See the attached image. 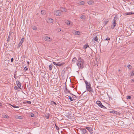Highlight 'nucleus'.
I'll return each mask as SVG.
<instances>
[{"label":"nucleus","mask_w":134,"mask_h":134,"mask_svg":"<svg viewBox=\"0 0 134 134\" xmlns=\"http://www.w3.org/2000/svg\"><path fill=\"white\" fill-rule=\"evenodd\" d=\"M65 23L68 25H69L70 24V23L69 21L67 20L65 21Z\"/></svg>","instance_id":"nucleus-26"},{"label":"nucleus","mask_w":134,"mask_h":134,"mask_svg":"<svg viewBox=\"0 0 134 134\" xmlns=\"http://www.w3.org/2000/svg\"><path fill=\"white\" fill-rule=\"evenodd\" d=\"M60 10L61 12H66V9L62 7L60 8Z\"/></svg>","instance_id":"nucleus-9"},{"label":"nucleus","mask_w":134,"mask_h":134,"mask_svg":"<svg viewBox=\"0 0 134 134\" xmlns=\"http://www.w3.org/2000/svg\"><path fill=\"white\" fill-rule=\"evenodd\" d=\"M11 106L13 107L14 108H19V107L18 106H16L15 105L13 104V105H11Z\"/></svg>","instance_id":"nucleus-23"},{"label":"nucleus","mask_w":134,"mask_h":134,"mask_svg":"<svg viewBox=\"0 0 134 134\" xmlns=\"http://www.w3.org/2000/svg\"><path fill=\"white\" fill-rule=\"evenodd\" d=\"M54 14L56 16H59L61 15L62 13L59 10H56L54 11Z\"/></svg>","instance_id":"nucleus-4"},{"label":"nucleus","mask_w":134,"mask_h":134,"mask_svg":"<svg viewBox=\"0 0 134 134\" xmlns=\"http://www.w3.org/2000/svg\"><path fill=\"white\" fill-rule=\"evenodd\" d=\"M117 19L116 17H115L113 20V23L111 25V28L112 29H113L116 26V20Z\"/></svg>","instance_id":"nucleus-2"},{"label":"nucleus","mask_w":134,"mask_h":134,"mask_svg":"<svg viewBox=\"0 0 134 134\" xmlns=\"http://www.w3.org/2000/svg\"><path fill=\"white\" fill-rule=\"evenodd\" d=\"M134 76V70L133 71L131 74V76Z\"/></svg>","instance_id":"nucleus-30"},{"label":"nucleus","mask_w":134,"mask_h":134,"mask_svg":"<svg viewBox=\"0 0 134 134\" xmlns=\"http://www.w3.org/2000/svg\"><path fill=\"white\" fill-rule=\"evenodd\" d=\"M131 96H127V99H131Z\"/></svg>","instance_id":"nucleus-35"},{"label":"nucleus","mask_w":134,"mask_h":134,"mask_svg":"<svg viewBox=\"0 0 134 134\" xmlns=\"http://www.w3.org/2000/svg\"><path fill=\"white\" fill-rule=\"evenodd\" d=\"M24 69L25 71H26L28 70V68L26 66L24 68Z\"/></svg>","instance_id":"nucleus-39"},{"label":"nucleus","mask_w":134,"mask_h":134,"mask_svg":"<svg viewBox=\"0 0 134 134\" xmlns=\"http://www.w3.org/2000/svg\"><path fill=\"white\" fill-rule=\"evenodd\" d=\"M26 102L27 103H28L29 104H31V102L30 101H27Z\"/></svg>","instance_id":"nucleus-42"},{"label":"nucleus","mask_w":134,"mask_h":134,"mask_svg":"<svg viewBox=\"0 0 134 134\" xmlns=\"http://www.w3.org/2000/svg\"><path fill=\"white\" fill-rule=\"evenodd\" d=\"M2 106V104L0 102V106L1 107Z\"/></svg>","instance_id":"nucleus-51"},{"label":"nucleus","mask_w":134,"mask_h":134,"mask_svg":"<svg viewBox=\"0 0 134 134\" xmlns=\"http://www.w3.org/2000/svg\"><path fill=\"white\" fill-rule=\"evenodd\" d=\"M86 128L88 130H89V129L90 128V127H87Z\"/></svg>","instance_id":"nucleus-47"},{"label":"nucleus","mask_w":134,"mask_h":134,"mask_svg":"<svg viewBox=\"0 0 134 134\" xmlns=\"http://www.w3.org/2000/svg\"><path fill=\"white\" fill-rule=\"evenodd\" d=\"M34 124H37V123L36 122H35L34 123Z\"/></svg>","instance_id":"nucleus-52"},{"label":"nucleus","mask_w":134,"mask_h":134,"mask_svg":"<svg viewBox=\"0 0 134 134\" xmlns=\"http://www.w3.org/2000/svg\"><path fill=\"white\" fill-rule=\"evenodd\" d=\"M14 77L15 78V79H16V75H15V74H14Z\"/></svg>","instance_id":"nucleus-49"},{"label":"nucleus","mask_w":134,"mask_h":134,"mask_svg":"<svg viewBox=\"0 0 134 134\" xmlns=\"http://www.w3.org/2000/svg\"><path fill=\"white\" fill-rule=\"evenodd\" d=\"M69 99L71 101H74L75 99H72V97L71 96H69Z\"/></svg>","instance_id":"nucleus-25"},{"label":"nucleus","mask_w":134,"mask_h":134,"mask_svg":"<svg viewBox=\"0 0 134 134\" xmlns=\"http://www.w3.org/2000/svg\"><path fill=\"white\" fill-rule=\"evenodd\" d=\"M127 67L129 68V69H131L132 66L130 64L127 66Z\"/></svg>","instance_id":"nucleus-27"},{"label":"nucleus","mask_w":134,"mask_h":134,"mask_svg":"<svg viewBox=\"0 0 134 134\" xmlns=\"http://www.w3.org/2000/svg\"><path fill=\"white\" fill-rule=\"evenodd\" d=\"M110 39V38L109 37L105 40H109Z\"/></svg>","instance_id":"nucleus-40"},{"label":"nucleus","mask_w":134,"mask_h":134,"mask_svg":"<svg viewBox=\"0 0 134 134\" xmlns=\"http://www.w3.org/2000/svg\"><path fill=\"white\" fill-rule=\"evenodd\" d=\"M45 117L46 119H48L49 118V115L48 114H47V115H45Z\"/></svg>","instance_id":"nucleus-34"},{"label":"nucleus","mask_w":134,"mask_h":134,"mask_svg":"<svg viewBox=\"0 0 134 134\" xmlns=\"http://www.w3.org/2000/svg\"><path fill=\"white\" fill-rule=\"evenodd\" d=\"M108 21H106L104 22V24L105 25H106L108 23Z\"/></svg>","instance_id":"nucleus-41"},{"label":"nucleus","mask_w":134,"mask_h":134,"mask_svg":"<svg viewBox=\"0 0 134 134\" xmlns=\"http://www.w3.org/2000/svg\"><path fill=\"white\" fill-rule=\"evenodd\" d=\"M24 41V38H22L21 39L20 42L19 43V46H20L22 44L23 42Z\"/></svg>","instance_id":"nucleus-12"},{"label":"nucleus","mask_w":134,"mask_h":134,"mask_svg":"<svg viewBox=\"0 0 134 134\" xmlns=\"http://www.w3.org/2000/svg\"><path fill=\"white\" fill-rule=\"evenodd\" d=\"M78 4L80 5H83L84 4V1H82L78 2Z\"/></svg>","instance_id":"nucleus-14"},{"label":"nucleus","mask_w":134,"mask_h":134,"mask_svg":"<svg viewBox=\"0 0 134 134\" xmlns=\"http://www.w3.org/2000/svg\"><path fill=\"white\" fill-rule=\"evenodd\" d=\"M85 16L84 15H82L81 16L80 18L82 20H85Z\"/></svg>","instance_id":"nucleus-19"},{"label":"nucleus","mask_w":134,"mask_h":134,"mask_svg":"<svg viewBox=\"0 0 134 134\" xmlns=\"http://www.w3.org/2000/svg\"><path fill=\"white\" fill-rule=\"evenodd\" d=\"M126 15H131V14H134V13L131 12H127L126 13Z\"/></svg>","instance_id":"nucleus-21"},{"label":"nucleus","mask_w":134,"mask_h":134,"mask_svg":"<svg viewBox=\"0 0 134 134\" xmlns=\"http://www.w3.org/2000/svg\"><path fill=\"white\" fill-rule=\"evenodd\" d=\"M53 65L52 64H51L50 65L49 67V69L50 70H51L53 68Z\"/></svg>","instance_id":"nucleus-18"},{"label":"nucleus","mask_w":134,"mask_h":134,"mask_svg":"<svg viewBox=\"0 0 134 134\" xmlns=\"http://www.w3.org/2000/svg\"><path fill=\"white\" fill-rule=\"evenodd\" d=\"M14 88L16 90H17L18 89V87L16 86H15L14 87Z\"/></svg>","instance_id":"nucleus-44"},{"label":"nucleus","mask_w":134,"mask_h":134,"mask_svg":"<svg viewBox=\"0 0 134 134\" xmlns=\"http://www.w3.org/2000/svg\"><path fill=\"white\" fill-rule=\"evenodd\" d=\"M74 96H75V97H76V96L74 95H73V94H72Z\"/></svg>","instance_id":"nucleus-54"},{"label":"nucleus","mask_w":134,"mask_h":134,"mask_svg":"<svg viewBox=\"0 0 134 134\" xmlns=\"http://www.w3.org/2000/svg\"><path fill=\"white\" fill-rule=\"evenodd\" d=\"M77 65L79 69H82L84 66V62L83 59L79 58L77 62Z\"/></svg>","instance_id":"nucleus-1"},{"label":"nucleus","mask_w":134,"mask_h":134,"mask_svg":"<svg viewBox=\"0 0 134 134\" xmlns=\"http://www.w3.org/2000/svg\"><path fill=\"white\" fill-rule=\"evenodd\" d=\"M88 45L87 44H85L83 47L84 48L86 49L87 47H88Z\"/></svg>","instance_id":"nucleus-24"},{"label":"nucleus","mask_w":134,"mask_h":134,"mask_svg":"<svg viewBox=\"0 0 134 134\" xmlns=\"http://www.w3.org/2000/svg\"><path fill=\"white\" fill-rule=\"evenodd\" d=\"M89 85H86V90L90 92H93V90L91 87V84H89Z\"/></svg>","instance_id":"nucleus-3"},{"label":"nucleus","mask_w":134,"mask_h":134,"mask_svg":"<svg viewBox=\"0 0 134 134\" xmlns=\"http://www.w3.org/2000/svg\"><path fill=\"white\" fill-rule=\"evenodd\" d=\"M2 116H3V117L4 118L8 119L9 118V117L8 116H7L5 115H3Z\"/></svg>","instance_id":"nucleus-20"},{"label":"nucleus","mask_w":134,"mask_h":134,"mask_svg":"<svg viewBox=\"0 0 134 134\" xmlns=\"http://www.w3.org/2000/svg\"><path fill=\"white\" fill-rule=\"evenodd\" d=\"M120 71V70H119V72Z\"/></svg>","instance_id":"nucleus-55"},{"label":"nucleus","mask_w":134,"mask_h":134,"mask_svg":"<svg viewBox=\"0 0 134 134\" xmlns=\"http://www.w3.org/2000/svg\"><path fill=\"white\" fill-rule=\"evenodd\" d=\"M47 22L49 23H51L53 22V20L52 18H48L47 20Z\"/></svg>","instance_id":"nucleus-8"},{"label":"nucleus","mask_w":134,"mask_h":134,"mask_svg":"<svg viewBox=\"0 0 134 134\" xmlns=\"http://www.w3.org/2000/svg\"><path fill=\"white\" fill-rule=\"evenodd\" d=\"M16 83L18 86V87L20 89H21V83H20V82L18 81H17L16 82Z\"/></svg>","instance_id":"nucleus-7"},{"label":"nucleus","mask_w":134,"mask_h":134,"mask_svg":"<svg viewBox=\"0 0 134 134\" xmlns=\"http://www.w3.org/2000/svg\"><path fill=\"white\" fill-rule=\"evenodd\" d=\"M34 114H32L31 115V117H34Z\"/></svg>","instance_id":"nucleus-45"},{"label":"nucleus","mask_w":134,"mask_h":134,"mask_svg":"<svg viewBox=\"0 0 134 134\" xmlns=\"http://www.w3.org/2000/svg\"><path fill=\"white\" fill-rule=\"evenodd\" d=\"M75 35H79L80 34V32L79 31H75L74 33Z\"/></svg>","instance_id":"nucleus-22"},{"label":"nucleus","mask_w":134,"mask_h":134,"mask_svg":"<svg viewBox=\"0 0 134 134\" xmlns=\"http://www.w3.org/2000/svg\"><path fill=\"white\" fill-rule=\"evenodd\" d=\"M11 62H13V58H12L11 59Z\"/></svg>","instance_id":"nucleus-46"},{"label":"nucleus","mask_w":134,"mask_h":134,"mask_svg":"<svg viewBox=\"0 0 134 134\" xmlns=\"http://www.w3.org/2000/svg\"><path fill=\"white\" fill-rule=\"evenodd\" d=\"M44 38V40L47 41L49 42L51 41L52 40V39L50 38L49 37L47 36H45Z\"/></svg>","instance_id":"nucleus-6"},{"label":"nucleus","mask_w":134,"mask_h":134,"mask_svg":"<svg viewBox=\"0 0 134 134\" xmlns=\"http://www.w3.org/2000/svg\"><path fill=\"white\" fill-rule=\"evenodd\" d=\"M64 64V63H60L59 62H58L57 63V66H60L62 65H63Z\"/></svg>","instance_id":"nucleus-17"},{"label":"nucleus","mask_w":134,"mask_h":134,"mask_svg":"<svg viewBox=\"0 0 134 134\" xmlns=\"http://www.w3.org/2000/svg\"><path fill=\"white\" fill-rule=\"evenodd\" d=\"M32 28L34 30H36V29H37L36 27L35 26H33L32 27Z\"/></svg>","instance_id":"nucleus-33"},{"label":"nucleus","mask_w":134,"mask_h":134,"mask_svg":"<svg viewBox=\"0 0 134 134\" xmlns=\"http://www.w3.org/2000/svg\"><path fill=\"white\" fill-rule=\"evenodd\" d=\"M131 82H134V80H133V79H132L131 80Z\"/></svg>","instance_id":"nucleus-50"},{"label":"nucleus","mask_w":134,"mask_h":134,"mask_svg":"<svg viewBox=\"0 0 134 134\" xmlns=\"http://www.w3.org/2000/svg\"><path fill=\"white\" fill-rule=\"evenodd\" d=\"M93 3V2L92 1L90 0L87 2V3L89 5H92Z\"/></svg>","instance_id":"nucleus-13"},{"label":"nucleus","mask_w":134,"mask_h":134,"mask_svg":"<svg viewBox=\"0 0 134 134\" xmlns=\"http://www.w3.org/2000/svg\"><path fill=\"white\" fill-rule=\"evenodd\" d=\"M57 30L58 32H60L61 31V30L60 28H58L57 29Z\"/></svg>","instance_id":"nucleus-37"},{"label":"nucleus","mask_w":134,"mask_h":134,"mask_svg":"<svg viewBox=\"0 0 134 134\" xmlns=\"http://www.w3.org/2000/svg\"><path fill=\"white\" fill-rule=\"evenodd\" d=\"M51 104H52V105H53V104H55V105H56V103L54 102L53 101H52L51 102Z\"/></svg>","instance_id":"nucleus-28"},{"label":"nucleus","mask_w":134,"mask_h":134,"mask_svg":"<svg viewBox=\"0 0 134 134\" xmlns=\"http://www.w3.org/2000/svg\"><path fill=\"white\" fill-rule=\"evenodd\" d=\"M10 34L8 36V37L7 39V41L8 42H9L10 40Z\"/></svg>","instance_id":"nucleus-29"},{"label":"nucleus","mask_w":134,"mask_h":134,"mask_svg":"<svg viewBox=\"0 0 134 134\" xmlns=\"http://www.w3.org/2000/svg\"><path fill=\"white\" fill-rule=\"evenodd\" d=\"M17 118L18 119H21L22 118V117L21 116H17Z\"/></svg>","instance_id":"nucleus-36"},{"label":"nucleus","mask_w":134,"mask_h":134,"mask_svg":"<svg viewBox=\"0 0 134 134\" xmlns=\"http://www.w3.org/2000/svg\"><path fill=\"white\" fill-rule=\"evenodd\" d=\"M56 129L57 130H58L59 129V128L58 127L56 126Z\"/></svg>","instance_id":"nucleus-48"},{"label":"nucleus","mask_w":134,"mask_h":134,"mask_svg":"<svg viewBox=\"0 0 134 134\" xmlns=\"http://www.w3.org/2000/svg\"><path fill=\"white\" fill-rule=\"evenodd\" d=\"M77 60L76 58L75 57L72 60V62L73 63H75Z\"/></svg>","instance_id":"nucleus-16"},{"label":"nucleus","mask_w":134,"mask_h":134,"mask_svg":"<svg viewBox=\"0 0 134 134\" xmlns=\"http://www.w3.org/2000/svg\"><path fill=\"white\" fill-rule=\"evenodd\" d=\"M64 91L66 93H70V91L66 87L64 89Z\"/></svg>","instance_id":"nucleus-11"},{"label":"nucleus","mask_w":134,"mask_h":134,"mask_svg":"<svg viewBox=\"0 0 134 134\" xmlns=\"http://www.w3.org/2000/svg\"><path fill=\"white\" fill-rule=\"evenodd\" d=\"M53 64L54 65L57 66V63L56 62H53Z\"/></svg>","instance_id":"nucleus-38"},{"label":"nucleus","mask_w":134,"mask_h":134,"mask_svg":"<svg viewBox=\"0 0 134 134\" xmlns=\"http://www.w3.org/2000/svg\"><path fill=\"white\" fill-rule=\"evenodd\" d=\"M97 104L100 107L104 108L106 109V108L102 104L101 102L99 101H97L96 102Z\"/></svg>","instance_id":"nucleus-5"},{"label":"nucleus","mask_w":134,"mask_h":134,"mask_svg":"<svg viewBox=\"0 0 134 134\" xmlns=\"http://www.w3.org/2000/svg\"><path fill=\"white\" fill-rule=\"evenodd\" d=\"M110 113H115L117 112L116 111H114V110H112V111H110Z\"/></svg>","instance_id":"nucleus-32"},{"label":"nucleus","mask_w":134,"mask_h":134,"mask_svg":"<svg viewBox=\"0 0 134 134\" xmlns=\"http://www.w3.org/2000/svg\"><path fill=\"white\" fill-rule=\"evenodd\" d=\"M93 40L94 41H98V37L97 36H95L94 37L93 39Z\"/></svg>","instance_id":"nucleus-15"},{"label":"nucleus","mask_w":134,"mask_h":134,"mask_svg":"<svg viewBox=\"0 0 134 134\" xmlns=\"http://www.w3.org/2000/svg\"><path fill=\"white\" fill-rule=\"evenodd\" d=\"M41 13L42 14H44V11L43 10H42L41 12Z\"/></svg>","instance_id":"nucleus-43"},{"label":"nucleus","mask_w":134,"mask_h":134,"mask_svg":"<svg viewBox=\"0 0 134 134\" xmlns=\"http://www.w3.org/2000/svg\"><path fill=\"white\" fill-rule=\"evenodd\" d=\"M85 83L86 85H89V84H91L90 83H89L87 81H86L85 82Z\"/></svg>","instance_id":"nucleus-31"},{"label":"nucleus","mask_w":134,"mask_h":134,"mask_svg":"<svg viewBox=\"0 0 134 134\" xmlns=\"http://www.w3.org/2000/svg\"><path fill=\"white\" fill-rule=\"evenodd\" d=\"M27 63L29 65L30 64V62H27Z\"/></svg>","instance_id":"nucleus-53"},{"label":"nucleus","mask_w":134,"mask_h":134,"mask_svg":"<svg viewBox=\"0 0 134 134\" xmlns=\"http://www.w3.org/2000/svg\"><path fill=\"white\" fill-rule=\"evenodd\" d=\"M80 131L81 133L82 134H85L87 132L86 130L85 129H81Z\"/></svg>","instance_id":"nucleus-10"}]
</instances>
